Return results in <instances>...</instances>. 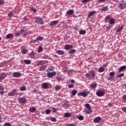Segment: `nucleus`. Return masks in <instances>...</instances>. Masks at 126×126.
Segmentation results:
<instances>
[{
	"label": "nucleus",
	"mask_w": 126,
	"mask_h": 126,
	"mask_svg": "<svg viewBox=\"0 0 126 126\" xmlns=\"http://www.w3.org/2000/svg\"><path fill=\"white\" fill-rule=\"evenodd\" d=\"M95 71L93 70H91L89 73L85 74V76H86V77H88L89 79H92V78L95 77Z\"/></svg>",
	"instance_id": "nucleus-1"
},
{
	"label": "nucleus",
	"mask_w": 126,
	"mask_h": 126,
	"mask_svg": "<svg viewBox=\"0 0 126 126\" xmlns=\"http://www.w3.org/2000/svg\"><path fill=\"white\" fill-rule=\"evenodd\" d=\"M89 94H90V92L84 91V92L79 93L78 94V96H83V97H87V96H88Z\"/></svg>",
	"instance_id": "nucleus-2"
},
{
	"label": "nucleus",
	"mask_w": 126,
	"mask_h": 126,
	"mask_svg": "<svg viewBox=\"0 0 126 126\" xmlns=\"http://www.w3.org/2000/svg\"><path fill=\"white\" fill-rule=\"evenodd\" d=\"M96 94L98 97H103L105 95V92L103 90H99L96 92Z\"/></svg>",
	"instance_id": "nucleus-3"
},
{
	"label": "nucleus",
	"mask_w": 126,
	"mask_h": 126,
	"mask_svg": "<svg viewBox=\"0 0 126 126\" xmlns=\"http://www.w3.org/2000/svg\"><path fill=\"white\" fill-rule=\"evenodd\" d=\"M15 95H18L16 90H12V91L8 94V96H15Z\"/></svg>",
	"instance_id": "nucleus-4"
},
{
	"label": "nucleus",
	"mask_w": 126,
	"mask_h": 126,
	"mask_svg": "<svg viewBox=\"0 0 126 126\" xmlns=\"http://www.w3.org/2000/svg\"><path fill=\"white\" fill-rule=\"evenodd\" d=\"M44 39V37L42 36H38L36 38V40H32L31 41V43H33V44H35L36 42H37V41H42Z\"/></svg>",
	"instance_id": "nucleus-5"
},
{
	"label": "nucleus",
	"mask_w": 126,
	"mask_h": 126,
	"mask_svg": "<svg viewBox=\"0 0 126 126\" xmlns=\"http://www.w3.org/2000/svg\"><path fill=\"white\" fill-rule=\"evenodd\" d=\"M57 74V73L55 71L52 72H49L47 73V77H49V78H52V77H54V76L56 75Z\"/></svg>",
	"instance_id": "nucleus-6"
},
{
	"label": "nucleus",
	"mask_w": 126,
	"mask_h": 126,
	"mask_svg": "<svg viewBox=\"0 0 126 126\" xmlns=\"http://www.w3.org/2000/svg\"><path fill=\"white\" fill-rule=\"evenodd\" d=\"M21 75H22L21 73L19 72H15L13 73V76L17 78H18V77H20Z\"/></svg>",
	"instance_id": "nucleus-7"
},
{
	"label": "nucleus",
	"mask_w": 126,
	"mask_h": 126,
	"mask_svg": "<svg viewBox=\"0 0 126 126\" xmlns=\"http://www.w3.org/2000/svg\"><path fill=\"white\" fill-rule=\"evenodd\" d=\"M35 22L36 23H39V24H41V25L44 24V22H43V20L41 18H36Z\"/></svg>",
	"instance_id": "nucleus-8"
},
{
	"label": "nucleus",
	"mask_w": 126,
	"mask_h": 126,
	"mask_svg": "<svg viewBox=\"0 0 126 126\" xmlns=\"http://www.w3.org/2000/svg\"><path fill=\"white\" fill-rule=\"evenodd\" d=\"M19 102L20 104H24L25 103H26V98L25 97H20L19 98Z\"/></svg>",
	"instance_id": "nucleus-9"
},
{
	"label": "nucleus",
	"mask_w": 126,
	"mask_h": 126,
	"mask_svg": "<svg viewBox=\"0 0 126 126\" xmlns=\"http://www.w3.org/2000/svg\"><path fill=\"white\" fill-rule=\"evenodd\" d=\"M58 23H59V21H53L50 22V25L52 26V27H54V26H56V25H58Z\"/></svg>",
	"instance_id": "nucleus-10"
},
{
	"label": "nucleus",
	"mask_w": 126,
	"mask_h": 126,
	"mask_svg": "<svg viewBox=\"0 0 126 126\" xmlns=\"http://www.w3.org/2000/svg\"><path fill=\"white\" fill-rule=\"evenodd\" d=\"M6 77V74L4 73H2L1 74H0V82L2 81V80H3Z\"/></svg>",
	"instance_id": "nucleus-11"
},
{
	"label": "nucleus",
	"mask_w": 126,
	"mask_h": 126,
	"mask_svg": "<svg viewBox=\"0 0 126 126\" xmlns=\"http://www.w3.org/2000/svg\"><path fill=\"white\" fill-rule=\"evenodd\" d=\"M118 7H119V8H120L121 9H124V8H126V4L125 3H120L118 6Z\"/></svg>",
	"instance_id": "nucleus-12"
},
{
	"label": "nucleus",
	"mask_w": 126,
	"mask_h": 126,
	"mask_svg": "<svg viewBox=\"0 0 126 126\" xmlns=\"http://www.w3.org/2000/svg\"><path fill=\"white\" fill-rule=\"evenodd\" d=\"M101 118L100 117H96L94 119V123H95V124H98V123H100V121H101Z\"/></svg>",
	"instance_id": "nucleus-13"
},
{
	"label": "nucleus",
	"mask_w": 126,
	"mask_h": 126,
	"mask_svg": "<svg viewBox=\"0 0 126 126\" xmlns=\"http://www.w3.org/2000/svg\"><path fill=\"white\" fill-rule=\"evenodd\" d=\"M73 13H74V11L72 9H70L66 11V14H67V15H71L73 14Z\"/></svg>",
	"instance_id": "nucleus-14"
},
{
	"label": "nucleus",
	"mask_w": 126,
	"mask_h": 126,
	"mask_svg": "<svg viewBox=\"0 0 126 126\" xmlns=\"http://www.w3.org/2000/svg\"><path fill=\"white\" fill-rule=\"evenodd\" d=\"M72 48H73V46L71 45H66L64 47V49L65 50H70V49H72Z\"/></svg>",
	"instance_id": "nucleus-15"
},
{
	"label": "nucleus",
	"mask_w": 126,
	"mask_h": 126,
	"mask_svg": "<svg viewBox=\"0 0 126 126\" xmlns=\"http://www.w3.org/2000/svg\"><path fill=\"white\" fill-rule=\"evenodd\" d=\"M126 65H123V66H121L120 67V68L119 69L118 72L121 73V72L123 71V70H125V69H126Z\"/></svg>",
	"instance_id": "nucleus-16"
},
{
	"label": "nucleus",
	"mask_w": 126,
	"mask_h": 126,
	"mask_svg": "<svg viewBox=\"0 0 126 126\" xmlns=\"http://www.w3.org/2000/svg\"><path fill=\"white\" fill-rule=\"evenodd\" d=\"M64 117V118H70V117H71V113L69 112L65 113Z\"/></svg>",
	"instance_id": "nucleus-17"
},
{
	"label": "nucleus",
	"mask_w": 126,
	"mask_h": 126,
	"mask_svg": "<svg viewBox=\"0 0 126 126\" xmlns=\"http://www.w3.org/2000/svg\"><path fill=\"white\" fill-rule=\"evenodd\" d=\"M46 67H47L46 65H42L39 67V71H43V70H45V69H46Z\"/></svg>",
	"instance_id": "nucleus-18"
},
{
	"label": "nucleus",
	"mask_w": 126,
	"mask_h": 126,
	"mask_svg": "<svg viewBox=\"0 0 126 126\" xmlns=\"http://www.w3.org/2000/svg\"><path fill=\"white\" fill-rule=\"evenodd\" d=\"M41 86L42 88H43V89H47L49 87V86H48V84H47V83H44L42 84Z\"/></svg>",
	"instance_id": "nucleus-19"
},
{
	"label": "nucleus",
	"mask_w": 126,
	"mask_h": 126,
	"mask_svg": "<svg viewBox=\"0 0 126 126\" xmlns=\"http://www.w3.org/2000/svg\"><path fill=\"white\" fill-rule=\"evenodd\" d=\"M96 13V11H92L89 13L88 17H91V16H93Z\"/></svg>",
	"instance_id": "nucleus-20"
},
{
	"label": "nucleus",
	"mask_w": 126,
	"mask_h": 126,
	"mask_svg": "<svg viewBox=\"0 0 126 126\" xmlns=\"http://www.w3.org/2000/svg\"><path fill=\"white\" fill-rule=\"evenodd\" d=\"M56 53L58 55H64V51L63 50H57L56 51Z\"/></svg>",
	"instance_id": "nucleus-21"
},
{
	"label": "nucleus",
	"mask_w": 126,
	"mask_h": 126,
	"mask_svg": "<svg viewBox=\"0 0 126 126\" xmlns=\"http://www.w3.org/2000/svg\"><path fill=\"white\" fill-rule=\"evenodd\" d=\"M109 24L111 25H114L115 24V19L111 18L109 19Z\"/></svg>",
	"instance_id": "nucleus-22"
},
{
	"label": "nucleus",
	"mask_w": 126,
	"mask_h": 126,
	"mask_svg": "<svg viewBox=\"0 0 126 126\" xmlns=\"http://www.w3.org/2000/svg\"><path fill=\"white\" fill-rule=\"evenodd\" d=\"M91 88H96L97 87V83H93L90 85Z\"/></svg>",
	"instance_id": "nucleus-23"
},
{
	"label": "nucleus",
	"mask_w": 126,
	"mask_h": 126,
	"mask_svg": "<svg viewBox=\"0 0 126 126\" xmlns=\"http://www.w3.org/2000/svg\"><path fill=\"white\" fill-rule=\"evenodd\" d=\"M77 119L79 120V121H83L84 120V117L82 115H79L78 116H77Z\"/></svg>",
	"instance_id": "nucleus-24"
},
{
	"label": "nucleus",
	"mask_w": 126,
	"mask_h": 126,
	"mask_svg": "<svg viewBox=\"0 0 126 126\" xmlns=\"http://www.w3.org/2000/svg\"><path fill=\"white\" fill-rule=\"evenodd\" d=\"M85 107L87 108V109H88L89 111H91V106H90V104L89 103H86L85 104Z\"/></svg>",
	"instance_id": "nucleus-25"
},
{
	"label": "nucleus",
	"mask_w": 126,
	"mask_h": 126,
	"mask_svg": "<svg viewBox=\"0 0 126 126\" xmlns=\"http://www.w3.org/2000/svg\"><path fill=\"white\" fill-rule=\"evenodd\" d=\"M105 70V68L104 67H100L98 68V72H103Z\"/></svg>",
	"instance_id": "nucleus-26"
},
{
	"label": "nucleus",
	"mask_w": 126,
	"mask_h": 126,
	"mask_svg": "<svg viewBox=\"0 0 126 126\" xmlns=\"http://www.w3.org/2000/svg\"><path fill=\"white\" fill-rule=\"evenodd\" d=\"M77 94V91L76 90H73L71 92V94L72 96H75V95H76Z\"/></svg>",
	"instance_id": "nucleus-27"
},
{
	"label": "nucleus",
	"mask_w": 126,
	"mask_h": 126,
	"mask_svg": "<svg viewBox=\"0 0 126 126\" xmlns=\"http://www.w3.org/2000/svg\"><path fill=\"white\" fill-rule=\"evenodd\" d=\"M21 49H22V50H21V53H22V54H27V52H28V51H27V49H22V47H21Z\"/></svg>",
	"instance_id": "nucleus-28"
},
{
	"label": "nucleus",
	"mask_w": 126,
	"mask_h": 126,
	"mask_svg": "<svg viewBox=\"0 0 126 126\" xmlns=\"http://www.w3.org/2000/svg\"><path fill=\"white\" fill-rule=\"evenodd\" d=\"M79 34L80 35H84L85 34H86V31H85V30L80 31Z\"/></svg>",
	"instance_id": "nucleus-29"
},
{
	"label": "nucleus",
	"mask_w": 126,
	"mask_h": 126,
	"mask_svg": "<svg viewBox=\"0 0 126 126\" xmlns=\"http://www.w3.org/2000/svg\"><path fill=\"white\" fill-rule=\"evenodd\" d=\"M24 63H26V64H30V63H31V61L28 60H25Z\"/></svg>",
	"instance_id": "nucleus-30"
},
{
	"label": "nucleus",
	"mask_w": 126,
	"mask_h": 126,
	"mask_svg": "<svg viewBox=\"0 0 126 126\" xmlns=\"http://www.w3.org/2000/svg\"><path fill=\"white\" fill-rule=\"evenodd\" d=\"M12 37H13V34L11 33L8 34L6 35V38L7 39H10V38H11Z\"/></svg>",
	"instance_id": "nucleus-31"
},
{
	"label": "nucleus",
	"mask_w": 126,
	"mask_h": 126,
	"mask_svg": "<svg viewBox=\"0 0 126 126\" xmlns=\"http://www.w3.org/2000/svg\"><path fill=\"white\" fill-rule=\"evenodd\" d=\"M102 10L103 11H107L108 10V6H106L105 7H103L101 8Z\"/></svg>",
	"instance_id": "nucleus-32"
},
{
	"label": "nucleus",
	"mask_w": 126,
	"mask_h": 126,
	"mask_svg": "<svg viewBox=\"0 0 126 126\" xmlns=\"http://www.w3.org/2000/svg\"><path fill=\"white\" fill-rule=\"evenodd\" d=\"M63 72H65V71H67L68 70V67H64L62 69Z\"/></svg>",
	"instance_id": "nucleus-33"
},
{
	"label": "nucleus",
	"mask_w": 126,
	"mask_h": 126,
	"mask_svg": "<svg viewBox=\"0 0 126 126\" xmlns=\"http://www.w3.org/2000/svg\"><path fill=\"white\" fill-rule=\"evenodd\" d=\"M61 87L60 86H59V85L56 86L55 87V90L56 91H59V90H61Z\"/></svg>",
	"instance_id": "nucleus-34"
},
{
	"label": "nucleus",
	"mask_w": 126,
	"mask_h": 126,
	"mask_svg": "<svg viewBox=\"0 0 126 126\" xmlns=\"http://www.w3.org/2000/svg\"><path fill=\"white\" fill-rule=\"evenodd\" d=\"M20 90H21V91H25V90H26V87L23 86V87H21L20 88Z\"/></svg>",
	"instance_id": "nucleus-35"
},
{
	"label": "nucleus",
	"mask_w": 126,
	"mask_h": 126,
	"mask_svg": "<svg viewBox=\"0 0 126 126\" xmlns=\"http://www.w3.org/2000/svg\"><path fill=\"white\" fill-rule=\"evenodd\" d=\"M43 51V48L42 46H39L38 49V53H41Z\"/></svg>",
	"instance_id": "nucleus-36"
},
{
	"label": "nucleus",
	"mask_w": 126,
	"mask_h": 126,
	"mask_svg": "<svg viewBox=\"0 0 126 126\" xmlns=\"http://www.w3.org/2000/svg\"><path fill=\"white\" fill-rule=\"evenodd\" d=\"M125 75V73H122L118 75V76H117V78H119V77H123V76H124Z\"/></svg>",
	"instance_id": "nucleus-37"
},
{
	"label": "nucleus",
	"mask_w": 126,
	"mask_h": 126,
	"mask_svg": "<svg viewBox=\"0 0 126 126\" xmlns=\"http://www.w3.org/2000/svg\"><path fill=\"white\" fill-rule=\"evenodd\" d=\"M109 76L113 77L115 76V72H111L109 73Z\"/></svg>",
	"instance_id": "nucleus-38"
},
{
	"label": "nucleus",
	"mask_w": 126,
	"mask_h": 126,
	"mask_svg": "<svg viewBox=\"0 0 126 126\" xmlns=\"http://www.w3.org/2000/svg\"><path fill=\"white\" fill-rule=\"evenodd\" d=\"M123 29H124V27H121L116 31V32H121V31H122Z\"/></svg>",
	"instance_id": "nucleus-39"
},
{
	"label": "nucleus",
	"mask_w": 126,
	"mask_h": 126,
	"mask_svg": "<svg viewBox=\"0 0 126 126\" xmlns=\"http://www.w3.org/2000/svg\"><path fill=\"white\" fill-rule=\"evenodd\" d=\"M8 16H9V17H13V12H11L9 13L8 14Z\"/></svg>",
	"instance_id": "nucleus-40"
},
{
	"label": "nucleus",
	"mask_w": 126,
	"mask_h": 126,
	"mask_svg": "<svg viewBox=\"0 0 126 126\" xmlns=\"http://www.w3.org/2000/svg\"><path fill=\"white\" fill-rule=\"evenodd\" d=\"M35 110H36V107H32L29 109V111H35Z\"/></svg>",
	"instance_id": "nucleus-41"
},
{
	"label": "nucleus",
	"mask_w": 126,
	"mask_h": 126,
	"mask_svg": "<svg viewBox=\"0 0 126 126\" xmlns=\"http://www.w3.org/2000/svg\"><path fill=\"white\" fill-rule=\"evenodd\" d=\"M63 107L64 108H68L69 107V104L64 103V104H63Z\"/></svg>",
	"instance_id": "nucleus-42"
},
{
	"label": "nucleus",
	"mask_w": 126,
	"mask_h": 126,
	"mask_svg": "<svg viewBox=\"0 0 126 126\" xmlns=\"http://www.w3.org/2000/svg\"><path fill=\"white\" fill-rule=\"evenodd\" d=\"M51 122H57V119H56V118H54V117H52L51 118Z\"/></svg>",
	"instance_id": "nucleus-43"
},
{
	"label": "nucleus",
	"mask_w": 126,
	"mask_h": 126,
	"mask_svg": "<svg viewBox=\"0 0 126 126\" xmlns=\"http://www.w3.org/2000/svg\"><path fill=\"white\" fill-rule=\"evenodd\" d=\"M74 52H75V50L71 49L69 51L68 53H69V54H73V53H74Z\"/></svg>",
	"instance_id": "nucleus-44"
},
{
	"label": "nucleus",
	"mask_w": 126,
	"mask_h": 126,
	"mask_svg": "<svg viewBox=\"0 0 126 126\" xmlns=\"http://www.w3.org/2000/svg\"><path fill=\"white\" fill-rule=\"evenodd\" d=\"M21 34V33L19 32H17L16 33H15V35L16 37H18V36H20V34Z\"/></svg>",
	"instance_id": "nucleus-45"
},
{
	"label": "nucleus",
	"mask_w": 126,
	"mask_h": 126,
	"mask_svg": "<svg viewBox=\"0 0 126 126\" xmlns=\"http://www.w3.org/2000/svg\"><path fill=\"white\" fill-rule=\"evenodd\" d=\"M54 70V67H51L47 69V71H53Z\"/></svg>",
	"instance_id": "nucleus-46"
},
{
	"label": "nucleus",
	"mask_w": 126,
	"mask_h": 126,
	"mask_svg": "<svg viewBox=\"0 0 126 126\" xmlns=\"http://www.w3.org/2000/svg\"><path fill=\"white\" fill-rule=\"evenodd\" d=\"M4 126H11V124H10L9 123H5L4 124Z\"/></svg>",
	"instance_id": "nucleus-47"
},
{
	"label": "nucleus",
	"mask_w": 126,
	"mask_h": 126,
	"mask_svg": "<svg viewBox=\"0 0 126 126\" xmlns=\"http://www.w3.org/2000/svg\"><path fill=\"white\" fill-rule=\"evenodd\" d=\"M30 57L32 58H33L34 57V52H32L30 53Z\"/></svg>",
	"instance_id": "nucleus-48"
},
{
	"label": "nucleus",
	"mask_w": 126,
	"mask_h": 126,
	"mask_svg": "<svg viewBox=\"0 0 126 126\" xmlns=\"http://www.w3.org/2000/svg\"><path fill=\"white\" fill-rule=\"evenodd\" d=\"M108 80L109 81H113V80H114V78H113V77H109L108 78Z\"/></svg>",
	"instance_id": "nucleus-49"
},
{
	"label": "nucleus",
	"mask_w": 126,
	"mask_h": 126,
	"mask_svg": "<svg viewBox=\"0 0 126 126\" xmlns=\"http://www.w3.org/2000/svg\"><path fill=\"white\" fill-rule=\"evenodd\" d=\"M108 106H109V107H113V106H114V102H110L108 103Z\"/></svg>",
	"instance_id": "nucleus-50"
},
{
	"label": "nucleus",
	"mask_w": 126,
	"mask_h": 126,
	"mask_svg": "<svg viewBox=\"0 0 126 126\" xmlns=\"http://www.w3.org/2000/svg\"><path fill=\"white\" fill-rule=\"evenodd\" d=\"M111 16H110V15H108L105 17V19H106V20H109Z\"/></svg>",
	"instance_id": "nucleus-51"
},
{
	"label": "nucleus",
	"mask_w": 126,
	"mask_h": 126,
	"mask_svg": "<svg viewBox=\"0 0 126 126\" xmlns=\"http://www.w3.org/2000/svg\"><path fill=\"white\" fill-rule=\"evenodd\" d=\"M86 114H92V111H87Z\"/></svg>",
	"instance_id": "nucleus-52"
},
{
	"label": "nucleus",
	"mask_w": 126,
	"mask_h": 126,
	"mask_svg": "<svg viewBox=\"0 0 126 126\" xmlns=\"http://www.w3.org/2000/svg\"><path fill=\"white\" fill-rule=\"evenodd\" d=\"M68 88H73V87H74V86H73V85H69L68 86Z\"/></svg>",
	"instance_id": "nucleus-53"
},
{
	"label": "nucleus",
	"mask_w": 126,
	"mask_h": 126,
	"mask_svg": "<svg viewBox=\"0 0 126 126\" xmlns=\"http://www.w3.org/2000/svg\"><path fill=\"white\" fill-rule=\"evenodd\" d=\"M67 126H76L75 124H69Z\"/></svg>",
	"instance_id": "nucleus-54"
},
{
	"label": "nucleus",
	"mask_w": 126,
	"mask_h": 126,
	"mask_svg": "<svg viewBox=\"0 0 126 126\" xmlns=\"http://www.w3.org/2000/svg\"><path fill=\"white\" fill-rule=\"evenodd\" d=\"M45 113L47 115H49V114L51 113V111H46Z\"/></svg>",
	"instance_id": "nucleus-55"
},
{
	"label": "nucleus",
	"mask_w": 126,
	"mask_h": 126,
	"mask_svg": "<svg viewBox=\"0 0 126 126\" xmlns=\"http://www.w3.org/2000/svg\"><path fill=\"white\" fill-rule=\"evenodd\" d=\"M68 38H69V37H68V36H66L64 38V41H66V40H67V39H68Z\"/></svg>",
	"instance_id": "nucleus-56"
},
{
	"label": "nucleus",
	"mask_w": 126,
	"mask_h": 126,
	"mask_svg": "<svg viewBox=\"0 0 126 126\" xmlns=\"http://www.w3.org/2000/svg\"><path fill=\"white\" fill-rule=\"evenodd\" d=\"M32 92H33V93H38V91H37L36 90H34L32 91Z\"/></svg>",
	"instance_id": "nucleus-57"
},
{
	"label": "nucleus",
	"mask_w": 126,
	"mask_h": 126,
	"mask_svg": "<svg viewBox=\"0 0 126 126\" xmlns=\"http://www.w3.org/2000/svg\"><path fill=\"white\" fill-rule=\"evenodd\" d=\"M57 79L58 81H61L62 80V78L61 77H57Z\"/></svg>",
	"instance_id": "nucleus-58"
},
{
	"label": "nucleus",
	"mask_w": 126,
	"mask_h": 126,
	"mask_svg": "<svg viewBox=\"0 0 126 126\" xmlns=\"http://www.w3.org/2000/svg\"><path fill=\"white\" fill-rule=\"evenodd\" d=\"M90 0H83V3H85V2H87V1H89Z\"/></svg>",
	"instance_id": "nucleus-59"
},
{
	"label": "nucleus",
	"mask_w": 126,
	"mask_h": 126,
	"mask_svg": "<svg viewBox=\"0 0 126 126\" xmlns=\"http://www.w3.org/2000/svg\"><path fill=\"white\" fill-rule=\"evenodd\" d=\"M4 90V88H3V86H0V90Z\"/></svg>",
	"instance_id": "nucleus-60"
},
{
	"label": "nucleus",
	"mask_w": 126,
	"mask_h": 126,
	"mask_svg": "<svg viewBox=\"0 0 126 126\" xmlns=\"http://www.w3.org/2000/svg\"><path fill=\"white\" fill-rule=\"evenodd\" d=\"M122 111H126V107H124L122 108Z\"/></svg>",
	"instance_id": "nucleus-61"
},
{
	"label": "nucleus",
	"mask_w": 126,
	"mask_h": 126,
	"mask_svg": "<svg viewBox=\"0 0 126 126\" xmlns=\"http://www.w3.org/2000/svg\"><path fill=\"white\" fill-rule=\"evenodd\" d=\"M42 64H43V62H39L38 64V65H42Z\"/></svg>",
	"instance_id": "nucleus-62"
},
{
	"label": "nucleus",
	"mask_w": 126,
	"mask_h": 126,
	"mask_svg": "<svg viewBox=\"0 0 126 126\" xmlns=\"http://www.w3.org/2000/svg\"><path fill=\"white\" fill-rule=\"evenodd\" d=\"M123 99H124V100H126V94L123 95Z\"/></svg>",
	"instance_id": "nucleus-63"
},
{
	"label": "nucleus",
	"mask_w": 126,
	"mask_h": 126,
	"mask_svg": "<svg viewBox=\"0 0 126 126\" xmlns=\"http://www.w3.org/2000/svg\"><path fill=\"white\" fill-rule=\"evenodd\" d=\"M3 0H0V5L2 4L3 3Z\"/></svg>",
	"instance_id": "nucleus-64"
}]
</instances>
